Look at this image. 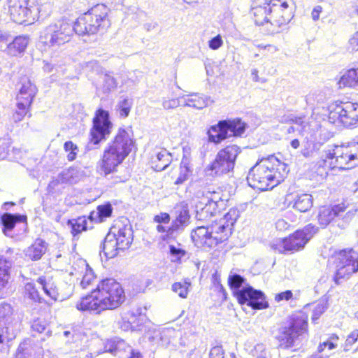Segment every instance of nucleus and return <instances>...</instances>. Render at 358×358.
I'll return each instance as SVG.
<instances>
[{"label":"nucleus","instance_id":"obj_6","mask_svg":"<svg viewBox=\"0 0 358 358\" xmlns=\"http://www.w3.org/2000/svg\"><path fill=\"white\" fill-rule=\"evenodd\" d=\"M317 232V228L313 224H308L274 243L272 248L279 254L298 252L303 250Z\"/></svg>","mask_w":358,"mask_h":358},{"label":"nucleus","instance_id":"obj_19","mask_svg":"<svg viewBox=\"0 0 358 358\" xmlns=\"http://www.w3.org/2000/svg\"><path fill=\"white\" fill-rule=\"evenodd\" d=\"M271 26L280 27L287 25L294 17V11L287 0H271Z\"/></svg>","mask_w":358,"mask_h":358},{"label":"nucleus","instance_id":"obj_3","mask_svg":"<svg viewBox=\"0 0 358 358\" xmlns=\"http://www.w3.org/2000/svg\"><path fill=\"white\" fill-rule=\"evenodd\" d=\"M287 165L271 155L257 162L249 171L248 185L259 191L272 189L287 178Z\"/></svg>","mask_w":358,"mask_h":358},{"label":"nucleus","instance_id":"obj_26","mask_svg":"<svg viewBox=\"0 0 358 358\" xmlns=\"http://www.w3.org/2000/svg\"><path fill=\"white\" fill-rule=\"evenodd\" d=\"M115 241L122 251L127 250L132 243V235L129 229L125 227L117 229V231H110Z\"/></svg>","mask_w":358,"mask_h":358},{"label":"nucleus","instance_id":"obj_14","mask_svg":"<svg viewBox=\"0 0 358 358\" xmlns=\"http://www.w3.org/2000/svg\"><path fill=\"white\" fill-rule=\"evenodd\" d=\"M308 317L305 313L294 315L290 320L287 326L282 327L279 331L277 340L280 345L284 348H289L294 345V339L308 334Z\"/></svg>","mask_w":358,"mask_h":358},{"label":"nucleus","instance_id":"obj_28","mask_svg":"<svg viewBox=\"0 0 358 358\" xmlns=\"http://www.w3.org/2000/svg\"><path fill=\"white\" fill-rule=\"evenodd\" d=\"M339 88H354L358 86V67L347 70L337 83Z\"/></svg>","mask_w":358,"mask_h":358},{"label":"nucleus","instance_id":"obj_43","mask_svg":"<svg viewBox=\"0 0 358 358\" xmlns=\"http://www.w3.org/2000/svg\"><path fill=\"white\" fill-rule=\"evenodd\" d=\"M64 150L67 152L66 158L69 162H73L77 158L79 149L72 141H67L64 143Z\"/></svg>","mask_w":358,"mask_h":358},{"label":"nucleus","instance_id":"obj_49","mask_svg":"<svg viewBox=\"0 0 358 358\" xmlns=\"http://www.w3.org/2000/svg\"><path fill=\"white\" fill-rule=\"evenodd\" d=\"M325 311V306L320 303L316 305L313 310V314L311 316V320L313 322H316L317 320L320 317V316L324 313Z\"/></svg>","mask_w":358,"mask_h":358},{"label":"nucleus","instance_id":"obj_35","mask_svg":"<svg viewBox=\"0 0 358 358\" xmlns=\"http://www.w3.org/2000/svg\"><path fill=\"white\" fill-rule=\"evenodd\" d=\"M102 251L107 258H113L122 251L115 241L112 234L108 233L105 237Z\"/></svg>","mask_w":358,"mask_h":358},{"label":"nucleus","instance_id":"obj_57","mask_svg":"<svg viewBox=\"0 0 358 358\" xmlns=\"http://www.w3.org/2000/svg\"><path fill=\"white\" fill-rule=\"evenodd\" d=\"M349 43L352 50H358V31L350 39Z\"/></svg>","mask_w":358,"mask_h":358},{"label":"nucleus","instance_id":"obj_10","mask_svg":"<svg viewBox=\"0 0 358 358\" xmlns=\"http://www.w3.org/2000/svg\"><path fill=\"white\" fill-rule=\"evenodd\" d=\"M333 264L336 267L333 280L336 285L350 278L358 271V254L353 249L336 251L332 257Z\"/></svg>","mask_w":358,"mask_h":358},{"label":"nucleus","instance_id":"obj_53","mask_svg":"<svg viewBox=\"0 0 358 358\" xmlns=\"http://www.w3.org/2000/svg\"><path fill=\"white\" fill-rule=\"evenodd\" d=\"M31 329L33 331L38 333H42L45 329V325L43 322L39 320H35L31 324Z\"/></svg>","mask_w":358,"mask_h":358},{"label":"nucleus","instance_id":"obj_16","mask_svg":"<svg viewBox=\"0 0 358 358\" xmlns=\"http://www.w3.org/2000/svg\"><path fill=\"white\" fill-rule=\"evenodd\" d=\"M8 13L11 20L20 24H32L37 17L31 0H9Z\"/></svg>","mask_w":358,"mask_h":358},{"label":"nucleus","instance_id":"obj_59","mask_svg":"<svg viewBox=\"0 0 358 358\" xmlns=\"http://www.w3.org/2000/svg\"><path fill=\"white\" fill-rule=\"evenodd\" d=\"M291 122L295 124L303 127L306 124L304 116L294 117L291 120Z\"/></svg>","mask_w":358,"mask_h":358},{"label":"nucleus","instance_id":"obj_31","mask_svg":"<svg viewBox=\"0 0 358 358\" xmlns=\"http://www.w3.org/2000/svg\"><path fill=\"white\" fill-rule=\"evenodd\" d=\"M190 218L189 210L182 207L176 211V216L171 222V230L173 234L178 231L182 230L188 224Z\"/></svg>","mask_w":358,"mask_h":358},{"label":"nucleus","instance_id":"obj_22","mask_svg":"<svg viewBox=\"0 0 358 358\" xmlns=\"http://www.w3.org/2000/svg\"><path fill=\"white\" fill-rule=\"evenodd\" d=\"M239 217V212L235 208H231L229 210L220 218L212 220L215 224L220 228L224 234L229 239L232 234L234 224Z\"/></svg>","mask_w":358,"mask_h":358},{"label":"nucleus","instance_id":"obj_1","mask_svg":"<svg viewBox=\"0 0 358 358\" xmlns=\"http://www.w3.org/2000/svg\"><path fill=\"white\" fill-rule=\"evenodd\" d=\"M126 299L122 285L114 278H106L101 280L95 288L81 296L76 303V308L82 313L100 315L120 308Z\"/></svg>","mask_w":358,"mask_h":358},{"label":"nucleus","instance_id":"obj_61","mask_svg":"<svg viewBox=\"0 0 358 358\" xmlns=\"http://www.w3.org/2000/svg\"><path fill=\"white\" fill-rule=\"evenodd\" d=\"M129 358H143V355L139 350H131Z\"/></svg>","mask_w":358,"mask_h":358},{"label":"nucleus","instance_id":"obj_38","mask_svg":"<svg viewBox=\"0 0 358 358\" xmlns=\"http://www.w3.org/2000/svg\"><path fill=\"white\" fill-rule=\"evenodd\" d=\"M23 297L24 299L34 303H41L43 300L38 290L33 282H27L25 284L23 291Z\"/></svg>","mask_w":358,"mask_h":358},{"label":"nucleus","instance_id":"obj_51","mask_svg":"<svg viewBox=\"0 0 358 358\" xmlns=\"http://www.w3.org/2000/svg\"><path fill=\"white\" fill-rule=\"evenodd\" d=\"M179 105V100L177 98H171L165 99L163 101V107L165 109H173L178 107Z\"/></svg>","mask_w":358,"mask_h":358},{"label":"nucleus","instance_id":"obj_27","mask_svg":"<svg viewBox=\"0 0 358 358\" xmlns=\"http://www.w3.org/2000/svg\"><path fill=\"white\" fill-rule=\"evenodd\" d=\"M89 215L79 216L76 218L70 219L67 221V224L70 226L71 233L73 236H76L80 233L93 228V226L88 223Z\"/></svg>","mask_w":358,"mask_h":358},{"label":"nucleus","instance_id":"obj_25","mask_svg":"<svg viewBox=\"0 0 358 358\" xmlns=\"http://www.w3.org/2000/svg\"><path fill=\"white\" fill-rule=\"evenodd\" d=\"M227 133L225 121L220 120L217 124L210 126L208 129V141L215 144H219L227 138Z\"/></svg>","mask_w":358,"mask_h":358},{"label":"nucleus","instance_id":"obj_12","mask_svg":"<svg viewBox=\"0 0 358 358\" xmlns=\"http://www.w3.org/2000/svg\"><path fill=\"white\" fill-rule=\"evenodd\" d=\"M20 87L16 95V110L13 113L15 122H20L30 113L32 103L38 92L35 84L27 77H22L20 80Z\"/></svg>","mask_w":358,"mask_h":358},{"label":"nucleus","instance_id":"obj_44","mask_svg":"<svg viewBox=\"0 0 358 358\" xmlns=\"http://www.w3.org/2000/svg\"><path fill=\"white\" fill-rule=\"evenodd\" d=\"M245 282V279L243 277L238 274H233L228 277L227 282L229 288L234 291V294L239 291L241 287Z\"/></svg>","mask_w":358,"mask_h":358},{"label":"nucleus","instance_id":"obj_5","mask_svg":"<svg viewBox=\"0 0 358 358\" xmlns=\"http://www.w3.org/2000/svg\"><path fill=\"white\" fill-rule=\"evenodd\" d=\"M357 166L351 150L346 145H335L328 150L316 165V173L322 178H326L331 171L335 170H348Z\"/></svg>","mask_w":358,"mask_h":358},{"label":"nucleus","instance_id":"obj_18","mask_svg":"<svg viewBox=\"0 0 358 358\" xmlns=\"http://www.w3.org/2000/svg\"><path fill=\"white\" fill-rule=\"evenodd\" d=\"M347 208L348 205L344 202L336 204L329 203L319 206L317 215L318 224L322 228H325L336 222L343 216Z\"/></svg>","mask_w":358,"mask_h":358},{"label":"nucleus","instance_id":"obj_46","mask_svg":"<svg viewBox=\"0 0 358 358\" xmlns=\"http://www.w3.org/2000/svg\"><path fill=\"white\" fill-rule=\"evenodd\" d=\"M179 176L175 181V185H179L185 182L191 174V169L187 164H181L180 165Z\"/></svg>","mask_w":358,"mask_h":358},{"label":"nucleus","instance_id":"obj_56","mask_svg":"<svg viewBox=\"0 0 358 358\" xmlns=\"http://www.w3.org/2000/svg\"><path fill=\"white\" fill-rule=\"evenodd\" d=\"M170 252L171 255L176 256L178 259L184 257L186 254L184 250L176 248L173 245L170 246Z\"/></svg>","mask_w":358,"mask_h":358},{"label":"nucleus","instance_id":"obj_24","mask_svg":"<svg viewBox=\"0 0 358 358\" xmlns=\"http://www.w3.org/2000/svg\"><path fill=\"white\" fill-rule=\"evenodd\" d=\"M47 250V243L45 240L37 238L24 250L25 257L31 261H38L41 259Z\"/></svg>","mask_w":358,"mask_h":358},{"label":"nucleus","instance_id":"obj_55","mask_svg":"<svg viewBox=\"0 0 358 358\" xmlns=\"http://www.w3.org/2000/svg\"><path fill=\"white\" fill-rule=\"evenodd\" d=\"M348 146L351 150L353 159L355 160L357 166H358V142L348 143Z\"/></svg>","mask_w":358,"mask_h":358},{"label":"nucleus","instance_id":"obj_2","mask_svg":"<svg viewBox=\"0 0 358 358\" xmlns=\"http://www.w3.org/2000/svg\"><path fill=\"white\" fill-rule=\"evenodd\" d=\"M135 146L131 129L120 127L112 141L105 148L97 163V171L103 176L117 172L118 167Z\"/></svg>","mask_w":358,"mask_h":358},{"label":"nucleus","instance_id":"obj_33","mask_svg":"<svg viewBox=\"0 0 358 358\" xmlns=\"http://www.w3.org/2000/svg\"><path fill=\"white\" fill-rule=\"evenodd\" d=\"M37 282L42 286L45 294L52 301H56L59 299L60 295L58 289L51 279H48L45 276H41L37 279Z\"/></svg>","mask_w":358,"mask_h":358},{"label":"nucleus","instance_id":"obj_32","mask_svg":"<svg viewBox=\"0 0 358 358\" xmlns=\"http://www.w3.org/2000/svg\"><path fill=\"white\" fill-rule=\"evenodd\" d=\"M29 39L24 36H17L7 45L8 53L17 56L24 52L28 45Z\"/></svg>","mask_w":358,"mask_h":358},{"label":"nucleus","instance_id":"obj_54","mask_svg":"<svg viewBox=\"0 0 358 358\" xmlns=\"http://www.w3.org/2000/svg\"><path fill=\"white\" fill-rule=\"evenodd\" d=\"M224 351L220 347L216 346L211 348L209 354L210 358H224Z\"/></svg>","mask_w":358,"mask_h":358},{"label":"nucleus","instance_id":"obj_58","mask_svg":"<svg viewBox=\"0 0 358 358\" xmlns=\"http://www.w3.org/2000/svg\"><path fill=\"white\" fill-rule=\"evenodd\" d=\"M322 11V8L320 6H317L313 8L311 12V17L314 21H317L319 20Z\"/></svg>","mask_w":358,"mask_h":358},{"label":"nucleus","instance_id":"obj_21","mask_svg":"<svg viewBox=\"0 0 358 358\" xmlns=\"http://www.w3.org/2000/svg\"><path fill=\"white\" fill-rule=\"evenodd\" d=\"M153 222L155 224L156 231L162 234V241H167L174 238L173 231L171 230V216L168 213L160 212L155 215Z\"/></svg>","mask_w":358,"mask_h":358},{"label":"nucleus","instance_id":"obj_8","mask_svg":"<svg viewBox=\"0 0 358 358\" xmlns=\"http://www.w3.org/2000/svg\"><path fill=\"white\" fill-rule=\"evenodd\" d=\"M327 120L337 127L353 128L358 125V103L336 101L328 106Z\"/></svg>","mask_w":358,"mask_h":358},{"label":"nucleus","instance_id":"obj_42","mask_svg":"<svg viewBox=\"0 0 358 358\" xmlns=\"http://www.w3.org/2000/svg\"><path fill=\"white\" fill-rule=\"evenodd\" d=\"M339 341V336L336 334H331L327 341L320 343L317 346V352H322L325 348H327L328 350H331L336 348L338 345V342Z\"/></svg>","mask_w":358,"mask_h":358},{"label":"nucleus","instance_id":"obj_64","mask_svg":"<svg viewBox=\"0 0 358 358\" xmlns=\"http://www.w3.org/2000/svg\"><path fill=\"white\" fill-rule=\"evenodd\" d=\"M290 145L294 149H297L300 146V141L296 138L293 139L291 141Z\"/></svg>","mask_w":358,"mask_h":358},{"label":"nucleus","instance_id":"obj_7","mask_svg":"<svg viewBox=\"0 0 358 358\" xmlns=\"http://www.w3.org/2000/svg\"><path fill=\"white\" fill-rule=\"evenodd\" d=\"M74 32V24L71 25L66 18H61L44 27L40 40L44 47H59L69 43Z\"/></svg>","mask_w":358,"mask_h":358},{"label":"nucleus","instance_id":"obj_47","mask_svg":"<svg viewBox=\"0 0 358 358\" xmlns=\"http://www.w3.org/2000/svg\"><path fill=\"white\" fill-rule=\"evenodd\" d=\"M13 313L12 306L7 303H0V321L10 317Z\"/></svg>","mask_w":358,"mask_h":358},{"label":"nucleus","instance_id":"obj_48","mask_svg":"<svg viewBox=\"0 0 358 358\" xmlns=\"http://www.w3.org/2000/svg\"><path fill=\"white\" fill-rule=\"evenodd\" d=\"M294 294L291 290H286L276 294L274 296L275 302L279 303L282 301H288L293 299Z\"/></svg>","mask_w":358,"mask_h":358},{"label":"nucleus","instance_id":"obj_39","mask_svg":"<svg viewBox=\"0 0 358 358\" xmlns=\"http://www.w3.org/2000/svg\"><path fill=\"white\" fill-rule=\"evenodd\" d=\"M358 342V329L352 330L348 334L343 344V349L345 352H357L358 347L357 343Z\"/></svg>","mask_w":358,"mask_h":358},{"label":"nucleus","instance_id":"obj_9","mask_svg":"<svg viewBox=\"0 0 358 358\" xmlns=\"http://www.w3.org/2000/svg\"><path fill=\"white\" fill-rule=\"evenodd\" d=\"M198 226L191 231V239L194 246L202 250H210L225 243L228 238L216 224Z\"/></svg>","mask_w":358,"mask_h":358},{"label":"nucleus","instance_id":"obj_41","mask_svg":"<svg viewBox=\"0 0 358 358\" xmlns=\"http://www.w3.org/2000/svg\"><path fill=\"white\" fill-rule=\"evenodd\" d=\"M85 271L83 275L80 286L83 289H87L89 286L92 285L96 279V275L93 270L88 266L87 264H85Z\"/></svg>","mask_w":358,"mask_h":358},{"label":"nucleus","instance_id":"obj_60","mask_svg":"<svg viewBox=\"0 0 358 358\" xmlns=\"http://www.w3.org/2000/svg\"><path fill=\"white\" fill-rule=\"evenodd\" d=\"M257 47L259 50H266V48H268V50L271 51V52H274L277 51V50H278L276 46L270 45V44H268V45L259 44L257 45Z\"/></svg>","mask_w":358,"mask_h":358},{"label":"nucleus","instance_id":"obj_23","mask_svg":"<svg viewBox=\"0 0 358 358\" xmlns=\"http://www.w3.org/2000/svg\"><path fill=\"white\" fill-rule=\"evenodd\" d=\"M113 208L110 202H105L96 206V210H92L89 214L91 222L102 223L113 215Z\"/></svg>","mask_w":358,"mask_h":358},{"label":"nucleus","instance_id":"obj_52","mask_svg":"<svg viewBox=\"0 0 358 358\" xmlns=\"http://www.w3.org/2000/svg\"><path fill=\"white\" fill-rule=\"evenodd\" d=\"M189 101L192 103V106L196 108H202L205 106L203 99L199 95H192Z\"/></svg>","mask_w":358,"mask_h":358},{"label":"nucleus","instance_id":"obj_11","mask_svg":"<svg viewBox=\"0 0 358 358\" xmlns=\"http://www.w3.org/2000/svg\"><path fill=\"white\" fill-rule=\"evenodd\" d=\"M224 191L217 188L212 192L208 191L204 195L205 203L196 210V217L201 221H210L212 218H218L227 206V199L224 198Z\"/></svg>","mask_w":358,"mask_h":358},{"label":"nucleus","instance_id":"obj_37","mask_svg":"<svg viewBox=\"0 0 358 358\" xmlns=\"http://www.w3.org/2000/svg\"><path fill=\"white\" fill-rule=\"evenodd\" d=\"M227 131L231 132L234 136H241L245 130L246 124L239 118L225 120Z\"/></svg>","mask_w":358,"mask_h":358},{"label":"nucleus","instance_id":"obj_20","mask_svg":"<svg viewBox=\"0 0 358 358\" xmlns=\"http://www.w3.org/2000/svg\"><path fill=\"white\" fill-rule=\"evenodd\" d=\"M271 0H251L249 15L257 26L270 24L271 26Z\"/></svg>","mask_w":358,"mask_h":358},{"label":"nucleus","instance_id":"obj_63","mask_svg":"<svg viewBox=\"0 0 358 358\" xmlns=\"http://www.w3.org/2000/svg\"><path fill=\"white\" fill-rule=\"evenodd\" d=\"M10 35L8 33L3 32L0 30V43H4L8 41Z\"/></svg>","mask_w":358,"mask_h":358},{"label":"nucleus","instance_id":"obj_15","mask_svg":"<svg viewBox=\"0 0 358 358\" xmlns=\"http://www.w3.org/2000/svg\"><path fill=\"white\" fill-rule=\"evenodd\" d=\"M112 126L109 113L103 108L96 110L90 131V142L93 145H97L105 140L106 136L110 134Z\"/></svg>","mask_w":358,"mask_h":358},{"label":"nucleus","instance_id":"obj_45","mask_svg":"<svg viewBox=\"0 0 358 358\" xmlns=\"http://www.w3.org/2000/svg\"><path fill=\"white\" fill-rule=\"evenodd\" d=\"M132 108V101L131 99L125 98L121 100L117 104V111L120 116L127 117L129 116Z\"/></svg>","mask_w":358,"mask_h":358},{"label":"nucleus","instance_id":"obj_17","mask_svg":"<svg viewBox=\"0 0 358 358\" xmlns=\"http://www.w3.org/2000/svg\"><path fill=\"white\" fill-rule=\"evenodd\" d=\"M240 305H247L253 310H263L269 307L264 293L251 286L245 287L234 293Z\"/></svg>","mask_w":358,"mask_h":358},{"label":"nucleus","instance_id":"obj_4","mask_svg":"<svg viewBox=\"0 0 358 358\" xmlns=\"http://www.w3.org/2000/svg\"><path fill=\"white\" fill-rule=\"evenodd\" d=\"M110 12L104 3L94 5L75 20V33L79 36L106 33L112 24Z\"/></svg>","mask_w":358,"mask_h":358},{"label":"nucleus","instance_id":"obj_30","mask_svg":"<svg viewBox=\"0 0 358 358\" xmlns=\"http://www.w3.org/2000/svg\"><path fill=\"white\" fill-rule=\"evenodd\" d=\"M1 224L3 225V231H11L14 229L16 223H27V217L24 215L4 213L0 217Z\"/></svg>","mask_w":358,"mask_h":358},{"label":"nucleus","instance_id":"obj_62","mask_svg":"<svg viewBox=\"0 0 358 358\" xmlns=\"http://www.w3.org/2000/svg\"><path fill=\"white\" fill-rule=\"evenodd\" d=\"M217 288H218L219 292H220V294H222V300H225L227 299V293L225 289L220 283H218V285H217Z\"/></svg>","mask_w":358,"mask_h":358},{"label":"nucleus","instance_id":"obj_34","mask_svg":"<svg viewBox=\"0 0 358 358\" xmlns=\"http://www.w3.org/2000/svg\"><path fill=\"white\" fill-rule=\"evenodd\" d=\"M313 201L311 194H301L297 196L292 204V208L300 213H306L313 207Z\"/></svg>","mask_w":358,"mask_h":358},{"label":"nucleus","instance_id":"obj_13","mask_svg":"<svg viewBox=\"0 0 358 358\" xmlns=\"http://www.w3.org/2000/svg\"><path fill=\"white\" fill-rule=\"evenodd\" d=\"M240 152L239 147L228 145L218 151L214 160L207 166L206 171L211 176L226 174L234 168L236 157Z\"/></svg>","mask_w":358,"mask_h":358},{"label":"nucleus","instance_id":"obj_40","mask_svg":"<svg viewBox=\"0 0 358 358\" xmlns=\"http://www.w3.org/2000/svg\"><path fill=\"white\" fill-rule=\"evenodd\" d=\"M191 284L187 280L176 282L172 285V290L182 299H186Z\"/></svg>","mask_w":358,"mask_h":358},{"label":"nucleus","instance_id":"obj_29","mask_svg":"<svg viewBox=\"0 0 358 358\" xmlns=\"http://www.w3.org/2000/svg\"><path fill=\"white\" fill-rule=\"evenodd\" d=\"M171 163V155L166 150H161L151 158V166L156 171L164 170Z\"/></svg>","mask_w":358,"mask_h":358},{"label":"nucleus","instance_id":"obj_50","mask_svg":"<svg viewBox=\"0 0 358 358\" xmlns=\"http://www.w3.org/2000/svg\"><path fill=\"white\" fill-rule=\"evenodd\" d=\"M223 44L222 36L218 34L211 38L208 42V46L211 50H217Z\"/></svg>","mask_w":358,"mask_h":358},{"label":"nucleus","instance_id":"obj_36","mask_svg":"<svg viewBox=\"0 0 358 358\" xmlns=\"http://www.w3.org/2000/svg\"><path fill=\"white\" fill-rule=\"evenodd\" d=\"M10 275V266L4 258L0 257V297L8 284Z\"/></svg>","mask_w":358,"mask_h":358}]
</instances>
